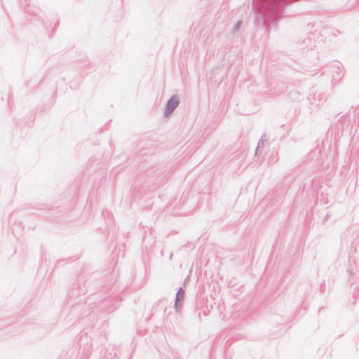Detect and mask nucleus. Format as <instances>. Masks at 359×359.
<instances>
[{"mask_svg":"<svg viewBox=\"0 0 359 359\" xmlns=\"http://www.w3.org/2000/svg\"><path fill=\"white\" fill-rule=\"evenodd\" d=\"M178 100L176 97H172L168 102L165 109V114L169 115L173 109L178 105Z\"/></svg>","mask_w":359,"mask_h":359,"instance_id":"1","label":"nucleus"}]
</instances>
